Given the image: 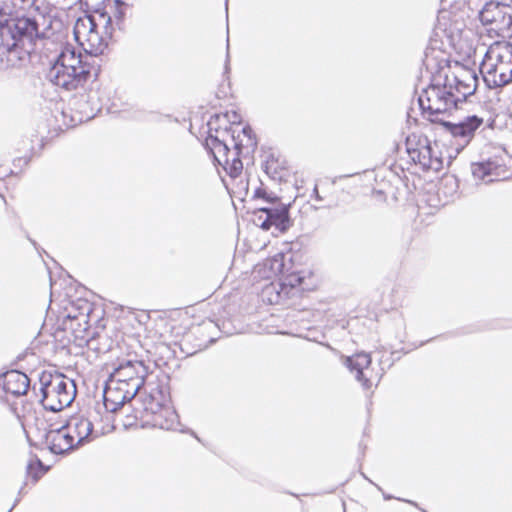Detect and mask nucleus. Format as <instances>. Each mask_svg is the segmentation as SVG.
<instances>
[{"label":"nucleus","instance_id":"nucleus-7","mask_svg":"<svg viewBox=\"0 0 512 512\" xmlns=\"http://www.w3.org/2000/svg\"><path fill=\"white\" fill-rule=\"evenodd\" d=\"M73 33L75 40L84 47L90 55H99L107 47L105 37L98 31V24L92 16L80 17L76 20Z\"/></svg>","mask_w":512,"mask_h":512},{"label":"nucleus","instance_id":"nucleus-9","mask_svg":"<svg viewBox=\"0 0 512 512\" xmlns=\"http://www.w3.org/2000/svg\"><path fill=\"white\" fill-rule=\"evenodd\" d=\"M483 25H490L491 30L505 34L512 30V6L503 2H487L479 12Z\"/></svg>","mask_w":512,"mask_h":512},{"label":"nucleus","instance_id":"nucleus-34","mask_svg":"<svg viewBox=\"0 0 512 512\" xmlns=\"http://www.w3.org/2000/svg\"><path fill=\"white\" fill-rule=\"evenodd\" d=\"M384 498H385V499H391V496H389V495H385V496H384Z\"/></svg>","mask_w":512,"mask_h":512},{"label":"nucleus","instance_id":"nucleus-29","mask_svg":"<svg viewBox=\"0 0 512 512\" xmlns=\"http://www.w3.org/2000/svg\"><path fill=\"white\" fill-rule=\"evenodd\" d=\"M313 195H314V197H315V199L317 201H322L323 200V198L321 197V195L318 192L317 186H315L314 189H313Z\"/></svg>","mask_w":512,"mask_h":512},{"label":"nucleus","instance_id":"nucleus-8","mask_svg":"<svg viewBox=\"0 0 512 512\" xmlns=\"http://www.w3.org/2000/svg\"><path fill=\"white\" fill-rule=\"evenodd\" d=\"M148 367L141 360H123L111 373L110 378L119 385L128 387L136 394L144 385Z\"/></svg>","mask_w":512,"mask_h":512},{"label":"nucleus","instance_id":"nucleus-31","mask_svg":"<svg viewBox=\"0 0 512 512\" xmlns=\"http://www.w3.org/2000/svg\"><path fill=\"white\" fill-rule=\"evenodd\" d=\"M116 16H117L118 18H122V16H123V12H121V11H117Z\"/></svg>","mask_w":512,"mask_h":512},{"label":"nucleus","instance_id":"nucleus-20","mask_svg":"<svg viewBox=\"0 0 512 512\" xmlns=\"http://www.w3.org/2000/svg\"><path fill=\"white\" fill-rule=\"evenodd\" d=\"M30 385L28 376L20 371L11 370L3 374L2 386L6 393L21 396L27 393Z\"/></svg>","mask_w":512,"mask_h":512},{"label":"nucleus","instance_id":"nucleus-35","mask_svg":"<svg viewBox=\"0 0 512 512\" xmlns=\"http://www.w3.org/2000/svg\"><path fill=\"white\" fill-rule=\"evenodd\" d=\"M111 21V18L108 17L107 20H106V23H109Z\"/></svg>","mask_w":512,"mask_h":512},{"label":"nucleus","instance_id":"nucleus-30","mask_svg":"<svg viewBox=\"0 0 512 512\" xmlns=\"http://www.w3.org/2000/svg\"><path fill=\"white\" fill-rule=\"evenodd\" d=\"M115 4L118 7L122 6L124 3L121 0H115Z\"/></svg>","mask_w":512,"mask_h":512},{"label":"nucleus","instance_id":"nucleus-28","mask_svg":"<svg viewBox=\"0 0 512 512\" xmlns=\"http://www.w3.org/2000/svg\"><path fill=\"white\" fill-rule=\"evenodd\" d=\"M283 263H282V256L280 257H274L271 260V269L274 273H282L283 272Z\"/></svg>","mask_w":512,"mask_h":512},{"label":"nucleus","instance_id":"nucleus-24","mask_svg":"<svg viewBox=\"0 0 512 512\" xmlns=\"http://www.w3.org/2000/svg\"><path fill=\"white\" fill-rule=\"evenodd\" d=\"M177 415L175 411L166 404L161 406V409L152 414V424L160 429L170 430L174 427Z\"/></svg>","mask_w":512,"mask_h":512},{"label":"nucleus","instance_id":"nucleus-14","mask_svg":"<svg viewBox=\"0 0 512 512\" xmlns=\"http://www.w3.org/2000/svg\"><path fill=\"white\" fill-rule=\"evenodd\" d=\"M345 365L348 369L355 374V377L360 381L364 388L368 389L373 385L374 381H379L380 376H373L371 373V356L368 353H356L345 359Z\"/></svg>","mask_w":512,"mask_h":512},{"label":"nucleus","instance_id":"nucleus-21","mask_svg":"<svg viewBox=\"0 0 512 512\" xmlns=\"http://www.w3.org/2000/svg\"><path fill=\"white\" fill-rule=\"evenodd\" d=\"M500 168L501 166L493 161L473 163L471 166L474 179L485 183L493 182L492 176L498 177Z\"/></svg>","mask_w":512,"mask_h":512},{"label":"nucleus","instance_id":"nucleus-23","mask_svg":"<svg viewBox=\"0 0 512 512\" xmlns=\"http://www.w3.org/2000/svg\"><path fill=\"white\" fill-rule=\"evenodd\" d=\"M168 402L167 394L160 389L159 385L151 388L149 394L143 398V407L146 413L153 414L161 409V406Z\"/></svg>","mask_w":512,"mask_h":512},{"label":"nucleus","instance_id":"nucleus-15","mask_svg":"<svg viewBox=\"0 0 512 512\" xmlns=\"http://www.w3.org/2000/svg\"><path fill=\"white\" fill-rule=\"evenodd\" d=\"M137 394L124 385L115 383L109 377L103 392L104 406L110 412H116L126 402L132 400Z\"/></svg>","mask_w":512,"mask_h":512},{"label":"nucleus","instance_id":"nucleus-4","mask_svg":"<svg viewBox=\"0 0 512 512\" xmlns=\"http://www.w3.org/2000/svg\"><path fill=\"white\" fill-rule=\"evenodd\" d=\"M418 101L421 109L429 114V120L435 123L442 121L440 115L448 114L457 108V98L452 86L447 84L442 73L436 75L435 83L423 90Z\"/></svg>","mask_w":512,"mask_h":512},{"label":"nucleus","instance_id":"nucleus-11","mask_svg":"<svg viewBox=\"0 0 512 512\" xmlns=\"http://www.w3.org/2000/svg\"><path fill=\"white\" fill-rule=\"evenodd\" d=\"M444 129L455 139L461 148L467 146L475 135L476 130L483 124V118L476 115L468 116L459 123L448 121L439 122Z\"/></svg>","mask_w":512,"mask_h":512},{"label":"nucleus","instance_id":"nucleus-12","mask_svg":"<svg viewBox=\"0 0 512 512\" xmlns=\"http://www.w3.org/2000/svg\"><path fill=\"white\" fill-rule=\"evenodd\" d=\"M257 224L263 230H269L275 226L279 231L285 232L290 227L288 215V206L283 203H277L275 206H266L258 209Z\"/></svg>","mask_w":512,"mask_h":512},{"label":"nucleus","instance_id":"nucleus-13","mask_svg":"<svg viewBox=\"0 0 512 512\" xmlns=\"http://www.w3.org/2000/svg\"><path fill=\"white\" fill-rule=\"evenodd\" d=\"M65 427L78 447L103 434L94 429L92 421L83 415L71 417L66 422Z\"/></svg>","mask_w":512,"mask_h":512},{"label":"nucleus","instance_id":"nucleus-2","mask_svg":"<svg viewBox=\"0 0 512 512\" xmlns=\"http://www.w3.org/2000/svg\"><path fill=\"white\" fill-rule=\"evenodd\" d=\"M209 133L206 138V146L213 155L214 160L224 168V170L233 178L240 175L243 170V164L240 159L242 149H255L257 143L252 136L250 127H243L241 133L235 135V130L225 128L223 130L215 129L213 134V124L210 121Z\"/></svg>","mask_w":512,"mask_h":512},{"label":"nucleus","instance_id":"nucleus-22","mask_svg":"<svg viewBox=\"0 0 512 512\" xmlns=\"http://www.w3.org/2000/svg\"><path fill=\"white\" fill-rule=\"evenodd\" d=\"M261 296L269 304H280L289 298V290L281 282H271L262 289Z\"/></svg>","mask_w":512,"mask_h":512},{"label":"nucleus","instance_id":"nucleus-32","mask_svg":"<svg viewBox=\"0 0 512 512\" xmlns=\"http://www.w3.org/2000/svg\"><path fill=\"white\" fill-rule=\"evenodd\" d=\"M32 468V464H29L27 469H28V472L30 471V469Z\"/></svg>","mask_w":512,"mask_h":512},{"label":"nucleus","instance_id":"nucleus-17","mask_svg":"<svg viewBox=\"0 0 512 512\" xmlns=\"http://www.w3.org/2000/svg\"><path fill=\"white\" fill-rule=\"evenodd\" d=\"M45 443L54 454H63L78 448L65 425L50 429L45 435Z\"/></svg>","mask_w":512,"mask_h":512},{"label":"nucleus","instance_id":"nucleus-16","mask_svg":"<svg viewBox=\"0 0 512 512\" xmlns=\"http://www.w3.org/2000/svg\"><path fill=\"white\" fill-rule=\"evenodd\" d=\"M444 78L448 85L452 86V91L457 98V104L466 100V98L476 91L478 78L472 71H464L459 76H447Z\"/></svg>","mask_w":512,"mask_h":512},{"label":"nucleus","instance_id":"nucleus-3","mask_svg":"<svg viewBox=\"0 0 512 512\" xmlns=\"http://www.w3.org/2000/svg\"><path fill=\"white\" fill-rule=\"evenodd\" d=\"M483 80L489 88L503 87L512 82V43L491 44L480 64Z\"/></svg>","mask_w":512,"mask_h":512},{"label":"nucleus","instance_id":"nucleus-19","mask_svg":"<svg viewBox=\"0 0 512 512\" xmlns=\"http://www.w3.org/2000/svg\"><path fill=\"white\" fill-rule=\"evenodd\" d=\"M80 311L73 314L71 311L67 314V319L64 321L65 329H70L75 334L76 338H85V333L89 328V314L92 311L91 305L87 302L79 307Z\"/></svg>","mask_w":512,"mask_h":512},{"label":"nucleus","instance_id":"nucleus-27","mask_svg":"<svg viewBox=\"0 0 512 512\" xmlns=\"http://www.w3.org/2000/svg\"><path fill=\"white\" fill-rule=\"evenodd\" d=\"M12 7L17 9V10H24L28 7H30L33 3H34V0H8Z\"/></svg>","mask_w":512,"mask_h":512},{"label":"nucleus","instance_id":"nucleus-1","mask_svg":"<svg viewBox=\"0 0 512 512\" xmlns=\"http://www.w3.org/2000/svg\"><path fill=\"white\" fill-rule=\"evenodd\" d=\"M55 24L60 23L50 15L12 17L0 9V69L16 66L27 47L54 34Z\"/></svg>","mask_w":512,"mask_h":512},{"label":"nucleus","instance_id":"nucleus-6","mask_svg":"<svg viewBox=\"0 0 512 512\" xmlns=\"http://www.w3.org/2000/svg\"><path fill=\"white\" fill-rule=\"evenodd\" d=\"M406 152L410 159L425 170L438 172L443 167V159L439 146L432 143L427 136L411 134L406 138Z\"/></svg>","mask_w":512,"mask_h":512},{"label":"nucleus","instance_id":"nucleus-18","mask_svg":"<svg viewBox=\"0 0 512 512\" xmlns=\"http://www.w3.org/2000/svg\"><path fill=\"white\" fill-rule=\"evenodd\" d=\"M88 57V55L83 56L80 53L76 54L73 49L66 47L59 54L52 66L62 67L73 72L76 70V68H84L88 71H94V75L96 76L97 70L92 64L87 62Z\"/></svg>","mask_w":512,"mask_h":512},{"label":"nucleus","instance_id":"nucleus-25","mask_svg":"<svg viewBox=\"0 0 512 512\" xmlns=\"http://www.w3.org/2000/svg\"><path fill=\"white\" fill-rule=\"evenodd\" d=\"M303 282V277H301L298 273H292L288 275L284 281L281 282L287 289L289 290V294L291 293L292 289L301 286Z\"/></svg>","mask_w":512,"mask_h":512},{"label":"nucleus","instance_id":"nucleus-33","mask_svg":"<svg viewBox=\"0 0 512 512\" xmlns=\"http://www.w3.org/2000/svg\"><path fill=\"white\" fill-rule=\"evenodd\" d=\"M100 18H102L103 20H105V18H106V17H105V15H104V14H101V15H100Z\"/></svg>","mask_w":512,"mask_h":512},{"label":"nucleus","instance_id":"nucleus-5","mask_svg":"<svg viewBox=\"0 0 512 512\" xmlns=\"http://www.w3.org/2000/svg\"><path fill=\"white\" fill-rule=\"evenodd\" d=\"M41 402L45 409L57 412L68 407L76 395V386L72 379L63 374L43 373L40 377Z\"/></svg>","mask_w":512,"mask_h":512},{"label":"nucleus","instance_id":"nucleus-26","mask_svg":"<svg viewBox=\"0 0 512 512\" xmlns=\"http://www.w3.org/2000/svg\"><path fill=\"white\" fill-rule=\"evenodd\" d=\"M254 196L256 198H262L272 205H275V203L278 202V200H279L276 195H274L273 193L267 192L266 189H264V188L256 189Z\"/></svg>","mask_w":512,"mask_h":512},{"label":"nucleus","instance_id":"nucleus-10","mask_svg":"<svg viewBox=\"0 0 512 512\" xmlns=\"http://www.w3.org/2000/svg\"><path fill=\"white\" fill-rule=\"evenodd\" d=\"M94 71H88L84 68H76L70 71L58 66H52L48 72V79L55 86H58L66 91L76 90L82 87L91 77Z\"/></svg>","mask_w":512,"mask_h":512}]
</instances>
